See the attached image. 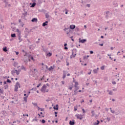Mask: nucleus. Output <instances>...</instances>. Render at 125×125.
Listing matches in <instances>:
<instances>
[{"instance_id":"nucleus-1","label":"nucleus","mask_w":125,"mask_h":125,"mask_svg":"<svg viewBox=\"0 0 125 125\" xmlns=\"http://www.w3.org/2000/svg\"><path fill=\"white\" fill-rule=\"evenodd\" d=\"M46 85L44 84L42 86V87L41 89V91L43 93H45V92H48V89H46Z\"/></svg>"},{"instance_id":"nucleus-2","label":"nucleus","mask_w":125,"mask_h":125,"mask_svg":"<svg viewBox=\"0 0 125 125\" xmlns=\"http://www.w3.org/2000/svg\"><path fill=\"white\" fill-rule=\"evenodd\" d=\"M18 86L20 87V83L19 82H17L15 86V91H18Z\"/></svg>"},{"instance_id":"nucleus-3","label":"nucleus","mask_w":125,"mask_h":125,"mask_svg":"<svg viewBox=\"0 0 125 125\" xmlns=\"http://www.w3.org/2000/svg\"><path fill=\"white\" fill-rule=\"evenodd\" d=\"M75 117H76L77 119H79L80 120H83V115H82L77 114L75 115Z\"/></svg>"},{"instance_id":"nucleus-4","label":"nucleus","mask_w":125,"mask_h":125,"mask_svg":"<svg viewBox=\"0 0 125 125\" xmlns=\"http://www.w3.org/2000/svg\"><path fill=\"white\" fill-rule=\"evenodd\" d=\"M24 96L25 97H23V100L26 103H27V102H28V100H27L28 98V95H27V94H24Z\"/></svg>"},{"instance_id":"nucleus-5","label":"nucleus","mask_w":125,"mask_h":125,"mask_svg":"<svg viewBox=\"0 0 125 125\" xmlns=\"http://www.w3.org/2000/svg\"><path fill=\"white\" fill-rule=\"evenodd\" d=\"M86 42V39L81 40V38H79V42L82 43H84Z\"/></svg>"},{"instance_id":"nucleus-6","label":"nucleus","mask_w":125,"mask_h":125,"mask_svg":"<svg viewBox=\"0 0 125 125\" xmlns=\"http://www.w3.org/2000/svg\"><path fill=\"white\" fill-rule=\"evenodd\" d=\"M75 28H76V25H75L72 24V25H70L69 26L70 30H74Z\"/></svg>"},{"instance_id":"nucleus-7","label":"nucleus","mask_w":125,"mask_h":125,"mask_svg":"<svg viewBox=\"0 0 125 125\" xmlns=\"http://www.w3.org/2000/svg\"><path fill=\"white\" fill-rule=\"evenodd\" d=\"M18 40H19V42H23V39H21V34L20 33L18 35Z\"/></svg>"},{"instance_id":"nucleus-8","label":"nucleus","mask_w":125,"mask_h":125,"mask_svg":"<svg viewBox=\"0 0 125 125\" xmlns=\"http://www.w3.org/2000/svg\"><path fill=\"white\" fill-rule=\"evenodd\" d=\"M76 55H77V54H74V52H72V55H70L71 59H72V58H75Z\"/></svg>"},{"instance_id":"nucleus-9","label":"nucleus","mask_w":125,"mask_h":125,"mask_svg":"<svg viewBox=\"0 0 125 125\" xmlns=\"http://www.w3.org/2000/svg\"><path fill=\"white\" fill-rule=\"evenodd\" d=\"M106 13V15H105V18L106 19H108V18H109V15H110V12L109 11H106L105 12Z\"/></svg>"},{"instance_id":"nucleus-10","label":"nucleus","mask_w":125,"mask_h":125,"mask_svg":"<svg viewBox=\"0 0 125 125\" xmlns=\"http://www.w3.org/2000/svg\"><path fill=\"white\" fill-rule=\"evenodd\" d=\"M48 23V21H45V22H43L42 24V27H45L46 26H47V24Z\"/></svg>"},{"instance_id":"nucleus-11","label":"nucleus","mask_w":125,"mask_h":125,"mask_svg":"<svg viewBox=\"0 0 125 125\" xmlns=\"http://www.w3.org/2000/svg\"><path fill=\"white\" fill-rule=\"evenodd\" d=\"M72 34V30L69 29V30L67 31L66 32V34L67 35V37H70V35Z\"/></svg>"},{"instance_id":"nucleus-12","label":"nucleus","mask_w":125,"mask_h":125,"mask_svg":"<svg viewBox=\"0 0 125 125\" xmlns=\"http://www.w3.org/2000/svg\"><path fill=\"white\" fill-rule=\"evenodd\" d=\"M30 4H31L30 7H35V6H36V5H37V3H36L35 2H33L32 4V3H30Z\"/></svg>"},{"instance_id":"nucleus-13","label":"nucleus","mask_w":125,"mask_h":125,"mask_svg":"<svg viewBox=\"0 0 125 125\" xmlns=\"http://www.w3.org/2000/svg\"><path fill=\"white\" fill-rule=\"evenodd\" d=\"M75 87V90H74V92H75V94L77 93V92H78V90H79V89H80V87L77 86L76 87Z\"/></svg>"},{"instance_id":"nucleus-14","label":"nucleus","mask_w":125,"mask_h":125,"mask_svg":"<svg viewBox=\"0 0 125 125\" xmlns=\"http://www.w3.org/2000/svg\"><path fill=\"white\" fill-rule=\"evenodd\" d=\"M69 125H75V120H73L72 121H70Z\"/></svg>"},{"instance_id":"nucleus-15","label":"nucleus","mask_w":125,"mask_h":125,"mask_svg":"<svg viewBox=\"0 0 125 125\" xmlns=\"http://www.w3.org/2000/svg\"><path fill=\"white\" fill-rule=\"evenodd\" d=\"M39 12H43V13H45L46 12V10L44 9H42L41 10H39Z\"/></svg>"},{"instance_id":"nucleus-16","label":"nucleus","mask_w":125,"mask_h":125,"mask_svg":"<svg viewBox=\"0 0 125 125\" xmlns=\"http://www.w3.org/2000/svg\"><path fill=\"white\" fill-rule=\"evenodd\" d=\"M74 52V54H77V52H78V50L76 48H73L72 52Z\"/></svg>"},{"instance_id":"nucleus-17","label":"nucleus","mask_w":125,"mask_h":125,"mask_svg":"<svg viewBox=\"0 0 125 125\" xmlns=\"http://www.w3.org/2000/svg\"><path fill=\"white\" fill-rule=\"evenodd\" d=\"M31 21L32 22H38V19L36 18H34L32 19Z\"/></svg>"},{"instance_id":"nucleus-18","label":"nucleus","mask_w":125,"mask_h":125,"mask_svg":"<svg viewBox=\"0 0 125 125\" xmlns=\"http://www.w3.org/2000/svg\"><path fill=\"white\" fill-rule=\"evenodd\" d=\"M23 11H24V13H22V15H23V16H27V12H26L25 9H23Z\"/></svg>"},{"instance_id":"nucleus-19","label":"nucleus","mask_w":125,"mask_h":125,"mask_svg":"<svg viewBox=\"0 0 125 125\" xmlns=\"http://www.w3.org/2000/svg\"><path fill=\"white\" fill-rule=\"evenodd\" d=\"M28 58H30V59H31V60H33V61H35V59H34V57L32 56V55H29Z\"/></svg>"},{"instance_id":"nucleus-20","label":"nucleus","mask_w":125,"mask_h":125,"mask_svg":"<svg viewBox=\"0 0 125 125\" xmlns=\"http://www.w3.org/2000/svg\"><path fill=\"white\" fill-rule=\"evenodd\" d=\"M3 51H4V52H7L8 50L7 47L6 46H5L3 48Z\"/></svg>"},{"instance_id":"nucleus-21","label":"nucleus","mask_w":125,"mask_h":125,"mask_svg":"<svg viewBox=\"0 0 125 125\" xmlns=\"http://www.w3.org/2000/svg\"><path fill=\"white\" fill-rule=\"evenodd\" d=\"M16 72H17V70L15 69V68L14 70H12V71H11L12 75H14V74H15V73H16Z\"/></svg>"},{"instance_id":"nucleus-22","label":"nucleus","mask_w":125,"mask_h":125,"mask_svg":"<svg viewBox=\"0 0 125 125\" xmlns=\"http://www.w3.org/2000/svg\"><path fill=\"white\" fill-rule=\"evenodd\" d=\"M21 70H23V71H27V69H26V67L24 66V65H22L21 68Z\"/></svg>"},{"instance_id":"nucleus-23","label":"nucleus","mask_w":125,"mask_h":125,"mask_svg":"<svg viewBox=\"0 0 125 125\" xmlns=\"http://www.w3.org/2000/svg\"><path fill=\"white\" fill-rule=\"evenodd\" d=\"M52 55V53L50 52H48L46 54V56H48L49 57H50Z\"/></svg>"},{"instance_id":"nucleus-24","label":"nucleus","mask_w":125,"mask_h":125,"mask_svg":"<svg viewBox=\"0 0 125 125\" xmlns=\"http://www.w3.org/2000/svg\"><path fill=\"white\" fill-rule=\"evenodd\" d=\"M58 108H59L58 104H56V106H54L53 107V108L54 109V110H58Z\"/></svg>"},{"instance_id":"nucleus-25","label":"nucleus","mask_w":125,"mask_h":125,"mask_svg":"<svg viewBox=\"0 0 125 125\" xmlns=\"http://www.w3.org/2000/svg\"><path fill=\"white\" fill-rule=\"evenodd\" d=\"M93 72L94 74H97L98 70H97V69H94L93 70Z\"/></svg>"},{"instance_id":"nucleus-26","label":"nucleus","mask_w":125,"mask_h":125,"mask_svg":"<svg viewBox=\"0 0 125 125\" xmlns=\"http://www.w3.org/2000/svg\"><path fill=\"white\" fill-rule=\"evenodd\" d=\"M64 49L65 50H67L68 47H67V43H64Z\"/></svg>"},{"instance_id":"nucleus-27","label":"nucleus","mask_w":125,"mask_h":125,"mask_svg":"<svg viewBox=\"0 0 125 125\" xmlns=\"http://www.w3.org/2000/svg\"><path fill=\"white\" fill-rule=\"evenodd\" d=\"M91 113L92 114L91 117H94L95 116V113H94V110H92Z\"/></svg>"},{"instance_id":"nucleus-28","label":"nucleus","mask_w":125,"mask_h":125,"mask_svg":"<svg viewBox=\"0 0 125 125\" xmlns=\"http://www.w3.org/2000/svg\"><path fill=\"white\" fill-rule=\"evenodd\" d=\"M11 38H16V34L15 33L12 34L11 35Z\"/></svg>"},{"instance_id":"nucleus-29","label":"nucleus","mask_w":125,"mask_h":125,"mask_svg":"<svg viewBox=\"0 0 125 125\" xmlns=\"http://www.w3.org/2000/svg\"><path fill=\"white\" fill-rule=\"evenodd\" d=\"M64 11H65V14H68V12H69V10L68 9H67V8H65L64 10H63V12Z\"/></svg>"},{"instance_id":"nucleus-30","label":"nucleus","mask_w":125,"mask_h":125,"mask_svg":"<svg viewBox=\"0 0 125 125\" xmlns=\"http://www.w3.org/2000/svg\"><path fill=\"white\" fill-rule=\"evenodd\" d=\"M53 69H54V67H53L52 66H51L48 69V70H49V71H52V70H53Z\"/></svg>"},{"instance_id":"nucleus-31","label":"nucleus","mask_w":125,"mask_h":125,"mask_svg":"<svg viewBox=\"0 0 125 125\" xmlns=\"http://www.w3.org/2000/svg\"><path fill=\"white\" fill-rule=\"evenodd\" d=\"M67 30L68 31H70V28L68 27V28H65L63 29V31H64V32H67Z\"/></svg>"},{"instance_id":"nucleus-32","label":"nucleus","mask_w":125,"mask_h":125,"mask_svg":"<svg viewBox=\"0 0 125 125\" xmlns=\"http://www.w3.org/2000/svg\"><path fill=\"white\" fill-rule=\"evenodd\" d=\"M14 66L15 67H17V66H18V62H14Z\"/></svg>"},{"instance_id":"nucleus-33","label":"nucleus","mask_w":125,"mask_h":125,"mask_svg":"<svg viewBox=\"0 0 125 125\" xmlns=\"http://www.w3.org/2000/svg\"><path fill=\"white\" fill-rule=\"evenodd\" d=\"M45 18H47V19L49 18V15L48 14V13L45 14Z\"/></svg>"},{"instance_id":"nucleus-34","label":"nucleus","mask_w":125,"mask_h":125,"mask_svg":"<svg viewBox=\"0 0 125 125\" xmlns=\"http://www.w3.org/2000/svg\"><path fill=\"white\" fill-rule=\"evenodd\" d=\"M38 2L39 4H42V1L41 0H38Z\"/></svg>"},{"instance_id":"nucleus-35","label":"nucleus","mask_w":125,"mask_h":125,"mask_svg":"<svg viewBox=\"0 0 125 125\" xmlns=\"http://www.w3.org/2000/svg\"><path fill=\"white\" fill-rule=\"evenodd\" d=\"M75 85L74 87H77L78 86V85H79V83H78V82H75Z\"/></svg>"},{"instance_id":"nucleus-36","label":"nucleus","mask_w":125,"mask_h":125,"mask_svg":"<svg viewBox=\"0 0 125 125\" xmlns=\"http://www.w3.org/2000/svg\"><path fill=\"white\" fill-rule=\"evenodd\" d=\"M75 31L76 32H80V28H79V27H76Z\"/></svg>"},{"instance_id":"nucleus-37","label":"nucleus","mask_w":125,"mask_h":125,"mask_svg":"<svg viewBox=\"0 0 125 125\" xmlns=\"http://www.w3.org/2000/svg\"><path fill=\"white\" fill-rule=\"evenodd\" d=\"M24 32H26L27 34H29V29L27 28H25Z\"/></svg>"},{"instance_id":"nucleus-38","label":"nucleus","mask_w":125,"mask_h":125,"mask_svg":"<svg viewBox=\"0 0 125 125\" xmlns=\"http://www.w3.org/2000/svg\"><path fill=\"white\" fill-rule=\"evenodd\" d=\"M114 113L115 114L116 116H118V115L120 114V111H118V112H116Z\"/></svg>"},{"instance_id":"nucleus-39","label":"nucleus","mask_w":125,"mask_h":125,"mask_svg":"<svg viewBox=\"0 0 125 125\" xmlns=\"http://www.w3.org/2000/svg\"><path fill=\"white\" fill-rule=\"evenodd\" d=\"M16 75H17L20 74V71H17H17H16Z\"/></svg>"},{"instance_id":"nucleus-40","label":"nucleus","mask_w":125,"mask_h":125,"mask_svg":"<svg viewBox=\"0 0 125 125\" xmlns=\"http://www.w3.org/2000/svg\"><path fill=\"white\" fill-rule=\"evenodd\" d=\"M101 69L102 70H104L105 69V66L103 65L102 66H101Z\"/></svg>"},{"instance_id":"nucleus-41","label":"nucleus","mask_w":125,"mask_h":125,"mask_svg":"<svg viewBox=\"0 0 125 125\" xmlns=\"http://www.w3.org/2000/svg\"><path fill=\"white\" fill-rule=\"evenodd\" d=\"M6 82L9 83H11V81H10V80L9 79H7Z\"/></svg>"},{"instance_id":"nucleus-42","label":"nucleus","mask_w":125,"mask_h":125,"mask_svg":"<svg viewBox=\"0 0 125 125\" xmlns=\"http://www.w3.org/2000/svg\"><path fill=\"white\" fill-rule=\"evenodd\" d=\"M41 122L42 124H45V120L44 119L42 120Z\"/></svg>"},{"instance_id":"nucleus-43","label":"nucleus","mask_w":125,"mask_h":125,"mask_svg":"<svg viewBox=\"0 0 125 125\" xmlns=\"http://www.w3.org/2000/svg\"><path fill=\"white\" fill-rule=\"evenodd\" d=\"M97 57H99V59H101V56L99 54H98Z\"/></svg>"},{"instance_id":"nucleus-44","label":"nucleus","mask_w":125,"mask_h":125,"mask_svg":"<svg viewBox=\"0 0 125 125\" xmlns=\"http://www.w3.org/2000/svg\"><path fill=\"white\" fill-rule=\"evenodd\" d=\"M4 89H6V88H8V86L7 85H4Z\"/></svg>"},{"instance_id":"nucleus-45","label":"nucleus","mask_w":125,"mask_h":125,"mask_svg":"<svg viewBox=\"0 0 125 125\" xmlns=\"http://www.w3.org/2000/svg\"><path fill=\"white\" fill-rule=\"evenodd\" d=\"M0 93H3V90L0 89Z\"/></svg>"},{"instance_id":"nucleus-46","label":"nucleus","mask_w":125,"mask_h":125,"mask_svg":"<svg viewBox=\"0 0 125 125\" xmlns=\"http://www.w3.org/2000/svg\"><path fill=\"white\" fill-rule=\"evenodd\" d=\"M44 79V76H43L42 78H41V79L40 80V81H42Z\"/></svg>"},{"instance_id":"nucleus-47","label":"nucleus","mask_w":125,"mask_h":125,"mask_svg":"<svg viewBox=\"0 0 125 125\" xmlns=\"http://www.w3.org/2000/svg\"><path fill=\"white\" fill-rule=\"evenodd\" d=\"M110 112L112 113V114H115V110H110Z\"/></svg>"},{"instance_id":"nucleus-48","label":"nucleus","mask_w":125,"mask_h":125,"mask_svg":"<svg viewBox=\"0 0 125 125\" xmlns=\"http://www.w3.org/2000/svg\"><path fill=\"white\" fill-rule=\"evenodd\" d=\"M68 89H70V90H72L73 89V86H71L68 88Z\"/></svg>"},{"instance_id":"nucleus-49","label":"nucleus","mask_w":125,"mask_h":125,"mask_svg":"<svg viewBox=\"0 0 125 125\" xmlns=\"http://www.w3.org/2000/svg\"><path fill=\"white\" fill-rule=\"evenodd\" d=\"M32 104H33L34 106H37L38 107V104L37 103H32Z\"/></svg>"},{"instance_id":"nucleus-50","label":"nucleus","mask_w":125,"mask_h":125,"mask_svg":"<svg viewBox=\"0 0 125 125\" xmlns=\"http://www.w3.org/2000/svg\"><path fill=\"white\" fill-rule=\"evenodd\" d=\"M65 78H66V74H64L62 76V79H65Z\"/></svg>"},{"instance_id":"nucleus-51","label":"nucleus","mask_w":125,"mask_h":125,"mask_svg":"<svg viewBox=\"0 0 125 125\" xmlns=\"http://www.w3.org/2000/svg\"><path fill=\"white\" fill-rule=\"evenodd\" d=\"M80 75H83V71L82 70L80 72Z\"/></svg>"},{"instance_id":"nucleus-52","label":"nucleus","mask_w":125,"mask_h":125,"mask_svg":"<svg viewBox=\"0 0 125 125\" xmlns=\"http://www.w3.org/2000/svg\"><path fill=\"white\" fill-rule=\"evenodd\" d=\"M66 66H69V65H70V63H69V62L66 61Z\"/></svg>"},{"instance_id":"nucleus-53","label":"nucleus","mask_w":125,"mask_h":125,"mask_svg":"<svg viewBox=\"0 0 125 125\" xmlns=\"http://www.w3.org/2000/svg\"><path fill=\"white\" fill-rule=\"evenodd\" d=\"M27 55H28V53L27 52H25L24 56H27Z\"/></svg>"},{"instance_id":"nucleus-54","label":"nucleus","mask_w":125,"mask_h":125,"mask_svg":"<svg viewBox=\"0 0 125 125\" xmlns=\"http://www.w3.org/2000/svg\"><path fill=\"white\" fill-rule=\"evenodd\" d=\"M106 120L108 121V122H110V121L111 120V119H110V118H106Z\"/></svg>"},{"instance_id":"nucleus-55","label":"nucleus","mask_w":125,"mask_h":125,"mask_svg":"<svg viewBox=\"0 0 125 125\" xmlns=\"http://www.w3.org/2000/svg\"><path fill=\"white\" fill-rule=\"evenodd\" d=\"M36 121V122H38V119L37 118H35L34 119H33V122Z\"/></svg>"},{"instance_id":"nucleus-56","label":"nucleus","mask_w":125,"mask_h":125,"mask_svg":"<svg viewBox=\"0 0 125 125\" xmlns=\"http://www.w3.org/2000/svg\"><path fill=\"white\" fill-rule=\"evenodd\" d=\"M42 85V83H40L37 86V87H40V85Z\"/></svg>"},{"instance_id":"nucleus-57","label":"nucleus","mask_w":125,"mask_h":125,"mask_svg":"<svg viewBox=\"0 0 125 125\" xmlns=\"http://www.w3.org/2000/svg\"><path fill=\"white\" fill-rule=\"evenodd\" d=\"M24 38H25V39H27V38H28V35L25 34V35H24Z\"/></svg>"},{"instance_id":"nucleus-58","label":"nucleus","mask_w":125,"mask_h":125,"mask_svg":"<svg viewBox=\"0 0 125 125\" xmlns=\"http://www.w3.org/2000/svg\"><path fill=\"white\" fill-rule=\"evenodd\" d=\"M86 6H87V7H90V4H87Z\"/></svg>"},{"instance_id":"nucleus-59","label":"nucleus","mask_w":125,"mask_h":125,"mask_svg":"<svg viewBox=\"0 0 125 125\" xmlns=\"http://www.w3.org/2000/svg\"><path fill=\"white\" fill-rule=\"evenodd\" d=\"M97 123H96L97 125H99L100 121L97 120Z\"/></svg>"},{"instance_id":"nucleus-60","label":"nucleus","mask_w":125,"mask_h":125,"mask_svg":"<svg viewBox=\"0 0 125 125\" xmlns=\"http://www.w3.org/2000/svg\"><path fill=\"white\" fill-rule=\"evenodd\" d=\"M74 111H77V106H74Z\"/></svg>"},{"instance_id":"nucleus-61","label":"nucleus","mask_w":125,"mask_h":125,"mask_svg":"<svg viewBox=\"0 0 125 125\" xmlns=\"http://www.w3.org/2000/svg\"><path fill=\"white\" fill-rule=\"evenodd\" d=\"M90 54H93V51H90Z\"/></svg>"},{"instance_id":"nucleus-62","label":"nucleus","mask_w":125,"mask_h":125,"mask_svg":"<svg viewBox=\"0 0 125 125\" xmlns=\"http://www.w3.org/2000/svg\"><path fill=\"white\" fill-rule=\"evenodd\" d=\"M82 111H83V113H85V110H84V108L82 109Z\"/></svg>"},{"instance_id":"nucleus-63","label":"nucleus","mask_w":125,"mask_h":125,"mask_svg":"<svg viewBox=\"0 0 125 125\" xmlns=\"http://www.w3.org/2000/svg\"><path fill=\"white\" fill-rule=\"evenodd\" d=\"M112 83L113 84H116V82H115V81H113V82H112Z\"/></svg>"},{"instance_id":"nucleus-64","label":"nucleus","mask_w":125,"mask_h":125,"mask_svg":"<svg viewBox=\"0 0 125 125\" xmlns=\"http://www.w3.org/2000/svg\"><path fill=\"white\" fill-rule=\"evenodd\" d=\"M15 53H16V55H18V54H19V52L15 51Z\"/></svg>"}]
</instances>
